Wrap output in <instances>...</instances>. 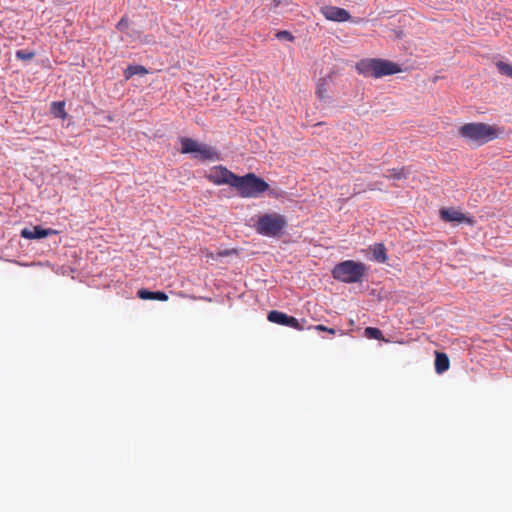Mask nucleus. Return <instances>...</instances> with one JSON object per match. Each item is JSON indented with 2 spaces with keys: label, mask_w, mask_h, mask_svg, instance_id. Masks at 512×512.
<instances>
[{
  "label": "nucleus",
  "mask_w": 512,
  "mask_h": 512,
  "mask_svg": "<svg viewBox=\"0 0 512 512\" xmlns=\"http://www.w3.org/2000/svg\"><path fill=\"white\" fill-rule=\"evenodd\" d=\"M253 227L261 236L280 238L286 232L288 219L285 215L277 212L264 213L258 216Z\"/></svg>",
  "instance_id": "f257e3e1"
},
{
  "label": "nucleus",
  "mask_w": 512,
  "mask_h": 512,
  "mask_svg": "<svg viewBox=\"0 0 512 512\" xmlns=\"http://www.w3.org/2000/svg\"><path fill=\"white\" fill-rule=\"evenodd\" d=\"M458 134L467 142L481 146L498 138L500 131L498 128L486 123L471 122L459 127Z\"/></svg>",
  "instance_id": "f03ea898"
},
{
  "label": "nucleus",
  "mask_w": 512,
  "mask_h": 512,
  "mask_svg": "<svg viewBox=\"0 0 512 512\" xmlns=\"http://www.w3.org/2000/svg\"><path fill=\"white\" fill-rule=\"evenodd\" d=\"M241 198H258L261 194L269 191V196H276L274 191L269 190V184L255 173H247L243 176L237 175L234 187Z\"/></svg>",
  "instance_id": "7ed1b4c3"
},
{
  "label": "nucleus",
  "mask_w": 512,
  "mask_h": 512,
  "mask_svg": "<svg viewBox=\"0 0 512 512\" xmlns=\"http://www.w3.org/2000/svg\"><path fill=\"white\" fill-rule=\"evenodd\" d=\"M368 267L365 263L354 260H344L337 263L332 271V277L345 284L360 283L363 281Z\"/></svg>",
  "instance_id": "20e7f679"
},
{
  "label": "nucleus",
  "mask_w": 512,
  "mask_h": 512,
  "mask_svg": "<svg viewBox=\"0 0 512 512\" xmlns=\"http://www.w3.org/2000/svg\"><path fill=\"white\" fill-rule=\"evenodd\" d=\"M356 70L365 77L381 78L401 72V67L390 60L371 58L359 61Z\"/></svg>",
  "instance_id": "39448f33"
},
{
  "label": "nucleus",
  "mask_w": 512,
  "mask_h": 512,
  "mask_svg": "<svg viewBox=\"0 0 512 512\" xmlns=\"http://www.w3.org/2000/svg\"><path fill=\"white\" fill-rule=\"evenodd\" d=\"M181 143L180 152L182 154H193L195 159L201 161H218L220 160V152L208 144L199 143L196 140L189 137H181L179 139Z\"/></svg>",
  "instance_id": "423d86ee"
},
{
  "label": "nucleus",
  "mask_w": 512,
  "mask_h": 512,
  "mask_svg": "<svg viewBox=\"0 0 512 512\" xmlns=\"http://www.w3.org/2000/svg\"><path fill=\"white\" fill-rule=\"evenodd\" d=\"M237 174L233 173L223 165L214 166L206 175V179L215 185H230L234 187Z\"/></svg>",
  "instance_id": "0eeeda50"
},
{
  "label": "nucleus",
  "mask_w": 512,
  "mask_h": 512,
  "mask_svg": "<svg viewBox=\"0 0 512 512\" xmlns=\"http://www.w3.org/2000/svg\"><path fill=\"white\" fill-rule=\"evenodd\" d=\"M267 319L271 323H275L281 326L294 328L296 330H303L304 326L300 321L282 311L271 310L268 312Z\"/></svg>",
  "instance_id": "6e6552de"
},
{
  "label": "nucleus",
  "mask_w": 512,
  "mask_h": 512,
  "mask_svg": "<svg viewBox=\"0 0 512 512\" xmlns=\"http://www.w3.org/2000/svg\"><path fill=\"white\" fill-rule=\"evenodd\" d=\"M439 213H440L441 219L447 223H458V224L466 223V224L472 226L475 222L473 217L466 215V214L462 213L461 211L456 210L452 207L442 208V209H440Z\"/></svg>",
  "instance_id": "1a4fd4ad"
},
{
  "label": "nucleus",
  "mask_w": 512,
  "mask_h": 512,
  "mask_svg": "<svg viewBox=\"0 0 512 512\" xmlns=\"http://www.w3.org/2000/svg\"><path fill=\"white\" fill-rule=\"evenodd\" d=\"M56 234H58L57 230L52 228H43L40 225L25 227L20 231V236L29 240H40Z\"/></svg>",
  "instance_id": "9d476101"
},
{
  "label": "nucleus",
  "mask_w": 512,
  "mask_h": 512,
  "mask_svg": "<svg viewBox=\"0 0 512 512\" xmlns=\"http://www.w3.org/2000/svg\"><path fill=\"white\" fill-rule=\"evenodd\" d=\"M320 11L322 15L329 21L342 23L351 19L349 11L337 6H323L321 7Z\"/></svg>",
  "instance_id": "9b49d317"
},
{
  "label": "nucleus",
  "mask_w": 512,
  "mask_h": 512,
  "mask_svg": "<svg viewBox=\"0 0 512 512\" xmlns=\"http://www.w3.org/2000/svg\"><path fill=\"white\" fill-rule=\"evenodd\" d=\"M137 296L142 300L167 301L168 295L163 291H151L145 288L137 291Z\"/></svg>",
  "instance_id": "f8f14e48"
},
{
  "label": "nucleus",
  "mask_w": 512,
  "mask_h": 512,
  "mask_svg": "<svg viewBox=\"0 0 512 512\" xmlns=\"http://www.w3.org/2000/svg\"><path fill=\"white\" fill-rule=\"evenodd\" d=\"M435 371L438 374H443L449 369L450 361L446 353L435 352Z\"/></svg>",
  "instance_id": "ddd939ff"
},
{
  "label": "nucleus",
  "mask_w": 512,
  "mask_h": 512,
  "mask_svg": "<svg viewBox=\"0 0 512 512\" xmlns=\"http://www.w3.org/2000/svg\"><path fill=\"white\" fill-rule=\"evenodd\" d=\"M372 249V260L377 263H386L388 260L387 250L383 243H376Z\"/></svg>",
  "instance_id": "4468645a"
},
{
  "label": "nucleus",
  "mask_w": 512,
  "mask_h": 512,
  "mask_svg": "<svg viewBox=\"0 0 512 512\" xmlns=\"http://www.w3.org/2000/svg\"><path fill=\"white\" fill-rule=\"evenodd\" d=\"M332 80V76L329 74L323 78H320L317 83L316 95L320 100H329L330 97L326 95L327 85Z\"/></svg>",
  "instance_id": "2eb2a0df"
},
{
  "label": "nucleus",
  "mask_w": 512,
  "mask_h": 512,
  "mask_svg": "<svg viewBox=\"0 0 512 512\" xmlns=\"http://www.w3.org/2000/svg\"><path fill=\"white\" fill-rule=\"evenodd\" d=\"M148 73V70L139 64H131L128 65L127 68L124 70L123 75L126 80H129L135 75H146Z\"/></svg>",
  "instance_id": "dca6fc26"
},
{
  "label": "nucleus",
  "mask_w": 512,
  "mask_h": 512,
  "mask_svg": "<svg viewBox=\"0 0 512 512\" xmlns=\"http://www.w3.org/2000/svg\"><path fill=\"white\" fill-rule=\"evenodd\" d=\"M51 111L56 118L64 119L67 116L65 111V102L63 101L53 102Z\"/></svg>",
  "instance_id": "f3484780"
},
{
  "label": "nucleus",
  "mask_w": 512,
  "mask_h": 512,
  "mask_svg": "<svg viewBox=\"0 0 512 512\" xmlns=\"http://www.w3.org/2000/svg\"><path fill=\"white\" fill-rule=\"evenodd\" d=\"M364 334L370 339L381 340L383 338L382 331L376 327L365 328Z\"/></svg>",
  "instance_id": "a211bd4d"
},
{
  "label": "nucleus",
  "mask_w": 512,
  "mask_h": 512,
  "mask_svg": "<svg viewBox=\"0 0 512 512\" xmlns=\"http://www.w3.org/2000/svg\"><path fill=\"white\" fill-rule=\"evenodd\" d=\"M496 67L501 74L506 75L507 77L512 79V65L511 64L503 62V61H499L496 63Z\"/></svg>",
  "instance_id": "6ab92c4d"
},
{
  "label": "nucleus",
  "mask_w": 512,
  "mask_h": 512,
  "mask_svg": "<svg viewBox=\"0 0 512 512\" xmlns=\"http://www.w3.org/2000/svg\"><path fill=\"white\" fill-rule=\"evenodd\" d=\"M388 172H389L388 177L391 179L401 180V179L406 178L404 169H391Z\"/></svg>",
  "instance_id": "aec40b11"
},
{
  "label": "nucleus",
  "mask_w": 512,
  "mask_h": 512,
  "mask_svg": "<svg viewBox=\"0 0 512 512\" xmlns=\"http://www.w3.org/2000/svg\"><path fill=\"white\" fill-rule=\"evenodd\" d=\"M35 53L28 50H18L16 51V58L19 60H31L34 57Z\"/></svg>",
  "instance_id": "412c9836"
},
{
  "label": "nucleus",
  "mask_w": 512,
  "mask_h": 512,
  "mask_svg": "<svg viewBox=\"0 0 512 512\" xmlns=\"http://www.w3.org/2000/svg\"><path fill=\"white\" fill-rule=\"evenodd\" d=\"M276 38L281 41L284 40V41L292 42L295 37L292 35L291 32H289L287 30H281L276 33Z\"/></svg>",
  "instance_id": "4be33fe9"
},
{
  "label": "nucleus",
  "mask_w": 512,
  "mask_h": 512,
  "mask_svg": "<svg viewBox=\"0 0 512 512\" xmlns=\"http://www.w3.org/2000/svg\"><path fill=\"white\" fill-rule=\"evenodd\" d=\"M116 28L120 32L126 33L129 30V19L127 17H122L117 23Z\"/></svg>",
  "instance_id": "5701e85b"
},
{
  "label": "nucleus",
  "mask_w": 512,
  "mask_h": 512,
  "mask_svg": "<svg viewBox=\"0 0 512 512\" xmlns=\"http://www.w3.org/2000/svg\"><path fill=\"white\" fill-rule=\"evenodd\" d=\"M315 329L318 330V331H327V332H329L331 334L335 333V330L333 328H328V327H326L324 325H321V324L316 325Z\"/></svg>",
  "instance_id": "b1692460"
},
{
  "label": "nucleus",
  "mask_w": 512,
  "mask_h": 512,
  "mask_svg": "<svg viewBox=\"0 0 512 512\" xmlns=\"http://www.w3.org/2000/svg\"><path fill=\"white\" fill-rule=\"evenodd\" d=\"M141 42L143 44H151V43H154V40L148 36V35H145L142 39H141Z\"/></svg>",
  "instance_id": "393cba45"
},
{
  "label": "nucleus",
  "mask_w": 512,
  "mask_h": 512,
  "mask_svg": "<svg viewBox=\"0 0 512 512\" xmlns=\"http://www.w3.org/2000/svg\"><path fill=\"white\" fill-rule=\"evenodd\" d=\"M126 34H127L128 36H130V37H135L136 35H138V32H137L136 30L132 29V30H128V31L126 32Z\"/></svg>",
  "instance_id": "a878e982"
},
{
  "label": "nucleus",
  "mask_w": 512,
  "mask_h": 512,
  "mask_svg": "<svg viewBox=\"0 0 512 512\" xmlns=\"http://www.w3.org/2000/svg\"><path fill=\"white\" fill-rule=\"evenodd\" d=\"M284 0H273L274 7H278L283 3Z\"/></svg>",
  "instance_id": "bb28decb"
}]
</instances>
